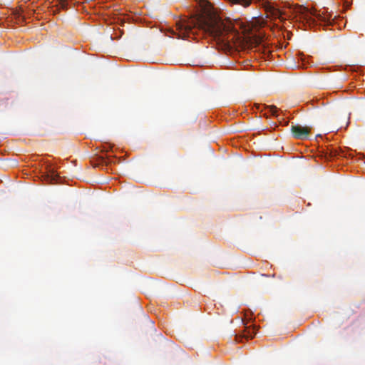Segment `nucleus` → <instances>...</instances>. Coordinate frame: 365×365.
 <instances>
[{"mask_svg":"<svg viewBox=\"0 0 365 365\" xmlns=\"http://www.w3.org/2000/svg\"><path fill=\"white\" fill-rule=\"evenodd\" d=\"M235 24H240V23L238 22V21H237V20H235Z\"/></svg>","mask_w":365,"mask_h":365,"instance_id":"1a4fd4ad","label":"nucleus"},{"mask_svg":"<svg viewBox=\"0 0 365 365\" xmlns=\"http://www.w3.org/2000/svg\"><path fill=\"white\" fill-rule=\"evenodd\" d=\"M178 38H185L201 31L212 36L217 43L232 47L237 36V29L230 19L222 20L217 16H202L197 19L181 20L177 23Z\"/></svg>","mask_w":365,"mask_h":365,"instance_id":"f257e3e1","label":"nucleus"},{"mask_svg":"<svg viewBox=\"0 0 365 365\" xmlns=\"http://www.w3.org/2000/svg\"><path fill=\"white\" fill-rule=\"evenodd\" d=\"M295 17L300 21H305L307 23L312 24L316 21L324 25H332L336 23L338 18L337 16H332V14L326 9L323 11H317L315 9H309L303 6H299L294 10Z\"/></svg>","mask_w":365,"mask_h":365,"instance_id":"f03ea898","label":"nucleus"},{"mask_svg":"<svg viewBox=\"0 0 365 365\" xmlns=\"http://www.w3.org/2000/svg\"><path fill=\"white\" fill-rule=\"evenodd\" d=\"M264 36V34L259 31L258 34H255L251 37V43L256 46L260 44L263 41Z\"/></svg>","mask_w":365,"mask_h":365,"instance_id":"20e7f679","label":"nucleus"},{"mask_svg":"<svg viewBox=\"0 0 365 365\" xmlns=\"http://www.w3.org/2000/svg\"><path fill=\"white\" fill-rule=\"evenodd\" d=\"M311 128L300 125H292L291 131L293 136L297 139H307L310 133Z\"/></svg>","mask_w":365,"mask_h":365,"instance_id":"7ed1b4c3","label":"nucleus"},{"mask_svg":"<svg viewBox=\"0 0 365 365\" xmlns=\"http://www.w3.org/2000/svg\"><path fill=\"white\" fill-rule=\"evenodd\" d=\"M229 1L232 4H240L245 7L248 6L252 2V0H229Z\"/></svg>","mask_w":365,"mask_h":365,"instance_id":"423d86ee","label":"nucleus"},{"mask_svg":"<svg viewBox=\"0 0 365 365\" xmlns=\"http://www.w3.org/2000/svg\"><path fill=\"white\" fill-rule=\"evenodd\" d=\"M243 337H245L246 339L250 338L252 339L253 337V334H252L250 331H248L247 334H244Z\"/></svg>","mask_w":365,"mask_h":365,"instance_id":"6e6552de","label":"nucleus"},{"mask_svg":"<svg viewBox=\"0 0 365 365\" xmlns=\"http://www.w3.org/2000/svg\"><path fill=\"white\" fill-rule=\"evenodd\" d=\"M58 175L53 170H49V173L45 175V179L49 181L51 183L57 180Z\"/></svg>","mask_w":365,"mask_h":365,"instance_id":"39448f33","label":"nucleus"},{"mask_svg":"<svg viewBox=\"0 0 365 365\" xmlns=\"http://www.w3.org/2000/svg\"><path fill=\"white\" fill-rule=\"evenodd\" d=\"M266 109L268 110V111L272 115H275V116H277V111H278V109L277 108L274 106V105H271V106H267L265 107Z\"/></svg>","mask_w":365,"mask_h":365,"instance_id":"0eeeda50","label":"nucleus"}]
</instances>
